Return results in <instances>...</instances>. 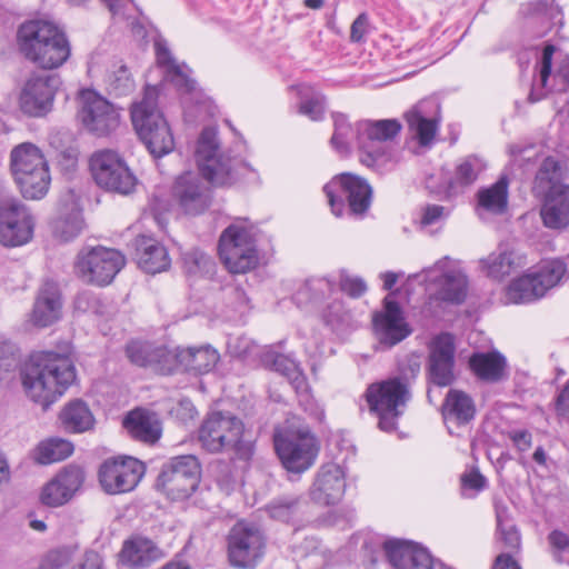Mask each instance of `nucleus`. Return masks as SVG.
<instances>
[{"instance_id": "obj_3", "label": "nucleus", "mask_w": 569, "mask_h": 569, "mask_svg": "<svg viewBox=\"0 0 569 569\" xmlns=\"http://www.w3.org/2000/svg\"><path fill=\"white\" fill-rule=\"evenodd\" d=\"M159 86H146L143 96L131 107V120L140 139L153 158H161L174 148L171 129L158 108Z\"/></svg>"}, {"instance_id": "obj_34", "label": "nucleus", "mask_w": 569, "mask_h": 569, "mask_svg": "<svg viewBox=\"0 0 569 569\" xmlns=\"http://www.w3.org/2000/svg\"><path fill=\"white\" fill-rule=\"evenodd\" d=\"M122 425L132 439L143 443L153 445L161 437L162 428L159 419L144 409L131 410L124 417Z\"/></svg>"}, {"instance_id": "obj_46", "label": "nucleus", "mask_w": 569, "mask_h": 569, "mask_svg": "<svg viewBox=\"0 0 569 569\" xmlns=\"http://www.w3.org/2000/svg\"><path fill=\"white\" fill-rule=\"evenodd\" d=\"M301 498L299 496H281L266 506V512L270 518L282 521H292L300 512Z\"/></svg>"}, {"instance_id": "obj_27", "label": "nucleus", "mask_w": 569, "mask_h": 569, "mask_svg": "<svg viewBox=\"0 0 569 569\" xmlns=\"http://www.w3.org/2000/svg\"><path fill=\"white\" fill-rule=\"evenodd\" d=\"M83 480L84 472L80 467L67 466L43 487L41 501L50 507L62 506L80 489Z\"/></svg>"}, {"instance_id": "obj_2", "label": "nucleus", "mask_w": 569, "mask_h": 569, "mask_svg": "<svg viewBox=\"0 0 569 569\" xmlns=\"http://www.w3.org/2000/svg\"><path fill=\"white\" fill-rule=\"evenodd\" d=\"M17 38L23 57L42 69L59 68L70 57L64 32L52 22L27 21L20 26Z\"/></svg>"}, {"instance_id": "obj_6", "label": "nucleus", "mask_w": 569, "mask_h": 569, "mask_svg": "<svg viewBox=\"0 0 569 569\" xmlns=\"http://www.w3.org/2000/svg\"><path fill=\"white\" fill-rule=\"evenodd\" d=\"M10 172L26 199L37 200L47 194L51 181L49 166L34 143L22 142L12 148Z\"/></svg>"}, {"instance_id": "obj_1", "label": "nucleus", "mask_w": 569, "mask_h": 569, "mask_svg": "<svg viewBox=\"0 0 569 569\" xmlns=\"http://www.w3.org/2000/svg\"><path fill=\"white\" fill-rule=\"evenodd\" d=\"M76 379V369L64 353L34 351L21 371L26 395L44 409L61 397Z\"/></svg>"}, {"instance_id": "obj_39", "label": "nucleus", "mask_w": 569, "mask_h": 569, "mask_svg": "<svg viewBox=\"0 0 569 569\" xmlns=\"http://www.w3.org/2000/svg\"><path fill=\"white\" fill-rule=\"evenodd\" d=\"M441 411L446 422H453L461 426L473 420L476 416V405L472 398L465 391L450 389L446 395Z\"/></svg>"}, {"instance_id": "obj_40", "label": "nucleus", "mask_w": 569, "mask_h": 569, "mask_svg": "<svg viewBox=\"0 0 569 569\" xmlns=\"http://www.w3.org/2000/svg\"><path fill=\"white\" fill-rule=\"evenodd\" d=\"M61 427L70 433H82L93 428L94 417L82 400L68 402L59 413Z\"/></svg>"}, {"instance_id": "obj_13", "label": "nucleus", "mask_w": 569, "mask_h": 569, "mask_svg": "<svg viewBox=\"0 0 569 569\" xmlns=\"http://www.w3.org/2000/svg\"><path fill=\"white\" fill-rule=\"evenodd\" d=\"M124 256L114 249L93 247L82 249L74 263L77 276L84 282L106 286L124 267Z\"/></svg>"}, {"instance_id": "obj_48", "label": "nucleus", "mask_w": 569, "mask_h": 569, "mask_svg": "<svg viewBox=\"0 0 569 569\" xmlns=\"http://www.w3.org/2000/svg\"><path fill=\"white\" fill-rule=\"evenodd\" d=\"M333 289V283L327 278L308 279L295 293L293 300L301 307L309 301H317L325 298Z\"/></svg>"}, {"instance_id": "obj_29", "label": "nucleus", "mask_w": 569, "mask_h": 569, "mask_svg": "<svg viewBox=\"0 0 569 569\" xmlns=\"http://www.w3.org/2000/svg\"><path fill=\"white\" fill-rule=\"evenodd\" d=\"M157 64L163 70L164 80L171 82L182 93H193L197 82L190 77L191 70L186 63L179 64L171 54L167 41H154Z\"/></svg>"}, {"instance_id": "obj_64", "label": "nucleus", "mask_w": 569, "mask_h": 569, "mask_svg": "<svg viewBox=\"0 0 569 569\" xmlns=\"http://www.w3.org/2000/svg\"><path fill=\"white\" fill-rule=\"evenodd\" d=\"M340 289L348 296L358 298L366 292L367 286L361 278L342 273L340 277Z\"/></svg>"}, {"instance_id": "obj_41", "label": "nucleus", "mask_w": 569, "mask_h": 569, "mask_svg": "<svg viewBox=\"0 0 569 569\" xmlns=\"http://www.w3.org/2000/svg\"><path fill=\"white\" fill-rule=\"evenodd\" d=\"M479 208L493 214H502L508 206V180L501 177L488 188L477 192Z\"/></svg>"}, {"instance_id": "obj_7", "label": "nucleus", "mask_w": 569, "mask_h": 569, "mask_svg": "<svg viewBox=\"0 0 569 569\" xmlns=\"http://www.w3.org/2000/svg\"><path fill=\"white\" fill-rule=\"evenodd\" d=\"M243 429V422L231 412L213 411L199 428L198 439L210 453L233 450L240 458L248 459L251 443L242 440Z\"/></svg>"}, {"instance_id": "obj_18", "label": "nucleus", "mask_w": 569, "mask_h": 569, "mask_svg": "<svg viewBox=\"0 0 569 569\" xmlns=\"http://www.w3.org/2000/svg\"><path fill=\"white\" fill-rule=\"evenodd\" d=\"M60 86L61 79L57 73H32L19 97L21 111L29 117H44L52 110Z\"/></svg>"}, {"instance_id": "obj_19", "label": "nucleus", "mask_w": 569, "mask_h": 569, "mask_svg": "<svg viewBox=\"0 0 569 569\" xmlns=\"http://www.w3.org/2000/svg\"><path fill=\"white\" fill-rule=\"evenodd\" d=\"M456 342L450 332H440L428 342L427 379L429 383L443 388L456 380Z\"/></svg>"}, {"instance_id": "obj_22", "label": "nucleus", "mask_w": 569, "mask_h": 569, "mask_svg": "<svg viewBox=\"0 0 569 569\" xmlns=\"http://www.w3.org/2000/svg\"><path fill=\"white\" fill-rule=\"evenodd\" d=\"M172 197L179 208L188 216H199L207 211L212 202L211 189L193 172L180 174L172 187Z\"/></svg>"}, {"instance_id": "obj_14", "label": "nucleus", "mask_w": 569, "mask_h": 569, "mask_svg": "<svg viewBox=\"0 0 569 569\" xmlns=\"http://www.w3.org/2000/svg\"><path fill=\"white\" fill-rule=\"evenodd\" d=\"M273 445L282 467L291 473L307 471L319 453L318 440L309 431L276 433Z\"/></svg>"}, {"instance_id": "obj_33", "label": "nucleus", "mask_w": 569, "mask_h": 569, "mask_svg": "<svg viewBox=\"0 0 569 569\" xmlns=\"http://www.w3.org/2000/svg\"><path fill=\"white\" fill-rule=\"evenodd\" d=\"M129 360L143 368H150L161 375L171 373V350L166 347H152L147 343L130 342L126 348Z\"/></svg>"}, {"instance_id": "obj_31", "label": "nucleus", "mask_w": 569, "mask_h": 569, "mask_svg": "<svg viewBox=\"0 0 569 569\" xmlns=\"http://www.w3.org/2000/svg\"><path fill=\"white\" fill-rule=\"evenodd\" d=\"M540 216L549 229L561 230L569 226V186H555L545 194Z\"/></svg>"}, {"instance_id": "obj_25", "label": "nucleus", "mask_w": 569, "mask_h": 569, "mask_svg": "<svg viewBox=\"0 0 569 569\" xmlns=\"http://www.w3.org/2000/svg\"><path fill=\"white\" fill-rule=\"evenodd\" d=\"M382 548L393 569H432L428 550L411 540L387 539Z\"/></svg>"}, {"instance_id": "obj_43", "label": "nucleus", "mask_w": 569, "mask_h": 569, "mask_svg": "<svg viewBox=\"0 0 569 569\" xmlns=\"http://www.w3.org/2000/svg\"><path fill=\"white\" fill-rule=\"evenodd\" d=\"M546 293L535 273L513 280L507 289V298L513 303L532 302Z\"/></svg>"}, {"instance_id": "obj_23", "label": "nucleus", "mask_w": 569, "mask_h": 569, "mask_svg": "<svg viewBox=\"0 0 569 569\" xmlns=\"http://www.w3.org/2000/svg\"><path fill=\"white\" fill-rule=\"evenodd\" d=\"M486 169V164L477 156L466 157L457 167L453 178L443 177L441 183H436V177L426 179V187L430 193L443 199H450L462 192L466 187L476 182L479 174Z\"/></svg>"}, {"instance_id": "obj_20", "label": "nucleus", "mask_w": 569, "mask_h": 569, "mask_svg": "<svg viewBox=\"0 0 569 569\" xmlns=\"http://www.w3.org/2000/svg\"><path fill=\"white\" fill-rule=\"evenodd\" d=\"M425 280L437 284L432 298L439 301L460 305L468 292V278L459 269L449 267V258L438 260L433 266L422 270Z\"/></svg>"}, {"instance_id": "obj_16", "label": "nucleus", "mask_w": 569, "mask_h": 569, "mask_svg": "<svg viewBox=\"0 0 569 569\" xmlns=\"http://www.w3.org/2000/svg\"><path fill=\"white\" fill-rule=\"evenodd\" d=\"M227 547L232 567L250 569L262 558L266 540L258 527L239 521L229 531Z\"/></svg>"}, {"instance_id": "obj_58", "label": "nucleus", "mask_w": 569, "mask_h": 569, "mask_svg": "<svg viewBox=\"0 0 569 569\" xmlns=\"http://www.w3.org/2000/svg\"><path fill=\"white\" fill-rule=\"evenodd\" d=\"M74 309L83 313L104 315L106 306L98 295L90 290H84L77 295L74 299Z\"/></svg>"}, {"instance_id": "obj_4", "label": "nucleus", "mask_w": 569, "mask_h": 569, "mask_svg": "<svg viewBox=\"0 0 569 569\" xmlns=\"http://www.w3.org/2000/svg\"><path fill=\"white\" fill-rule=\"evenodd\" d=\"M217 134V128L206 127L198 138L194 157L201 176L212 186L226 187L237 182L247 172L256 174L242 160L218 154Z\"/></svg>"}, {"instance_id": "obj_55", "label": "nucleus", "mask_w": 569, "mask_h": 569, "mask_svg": "<svg viewBox=\"0 0 569 569\" xmlns=\"http://www.w3.org/2000/svg\"><path fill=\"white\" fill-rule=\"evenodd\" d=\"M421 369V356L417 352L406 355L398 362L397 379L401 385H406L407 390H410L411 383L416 380Z\"/></svg>"}, {"instance_id": "obj_59", "label": "nucleus", "mask_w": 569, "mask_h": 569, "mask_svg": "<svg viewBox=\"0 0 569 569\" xmlns=\"http://www.w3.org/2000/svg\"><path fill=\"white\" fill-rule=\"evenodd\" d=\"M18 363L19 355L17 346L4 336H0V379L2 378V373L10 372Z\"/></svg>"}, {"instance_id": "obj_32", "label": "nucleus", "mask_w": 569, "mask_h": 569, "mask_svg": "<svg viewBox=\"0 0 569 569\" xmlns=\"http://www.w3.org/2000/svg\"><path fill=\"white\" fill-rule=\"evenodd\" d=\"M136 259L138 266L147 273L166 271L171 263L168 251L158 240L149 236H138L134 239Z\"/></svg>"}, {"instance_id": "obj_47", "label": "nucleus", "mask_w": 569, "mask_h": 569, "mask_svg": "<svg viewBox=\"0 0 569 569\" xmlns=\"http://www.w3.org/2000/svg\"><path fill=\"white\" fill-rule=\"evenodd\" d=\"M556 51V47L551 43H547L542 50V54L539 61V79L532 83L531 91L528 96L530 102L540 101L546 96L547 81L551 74L552 57Z\"/></svg>"}, {"instance_id": "obj_21", "label": "nucleus", "mask_w": 569, "mask_h": 569, "mask_svg": "<svg viewBox=\"0 0 569 569\" xmlns=\"http://www.w3.org/2000/svg\"><path fill=\"white\" fill-rule=\"evenodd\" d=\"M79 116L83 126L99 137L110 133L119 126V113L114 107L91 90L81 93Z\"/></svg>"}, {"instance_id": "obj_62", "label": "nucleus", "mask_w": 569, "mask_h": 569, "mask_svg": "<svg viewBox=\"0 0 569 569\" xmlns=\"http://www.w3.org/2000/svg\"><path fill=\"white\" fill-rule=\"evenodd\" d=\"M109 9L112 17L119 20H130L133 18V11L138 10L132 0H101Z\"/></svg>"}, {"instance_id": "obj_5", "label": "nucleus", "mask_w": 569, "mask_h": 569, "mask_svg": "<svg viewBox=\"0 0 569 569\" xmlns=\"http://www.w3.org/2000/svg\"><path fill=\"white\" fill-rule=\"evenodd\" d=\"M402 126L397 119L363 120L356 124L359 160L369 168H381L397 160L395 139Z\"/></svg>"}, {"instance_id": "obj_44", "label": "nucleus", "mask_w": 569, "mask_h": 569, "mask_svg": "<svg viewBox=\"0 0 569 569\" xmlns=\"http://www.w3.org/2000/svg\"><path fill=\"white\" fill-rule=\"evenodd\" d=\"M73 450L71 441L54 437L41 441L33 451V458L40 465H49L67 459Z\"/></svg>"}, {"instance_id": "obj_15", "label": "nucleus", "mask_w": 569, "mask_h": 569, "mask_svg": "<svg viewBox=\"0 0 569 569\" xmlns=\"http://www.w3.org/2000/svg\"><path fill=\"white\" fill-rule=\"evenodd\" d=\"M36 218L31 209L16 197L0 200V243L16 248L29 243L34 233Z\"/></svg>"}, {"instance_id": "obj_9", "label": "nucleus", "mask_w": 569, "mask_h": 569, "mask_svg": "<svg viewBox=\"0 0 569 569\" xmlns=\"http://www.w3.org/2000/svg\"><path fill=\"white\" fill-rule=\"evenodd\" d=\"M201 466L193 455L177 456L161 467L156 489L173 501L189 498L198 488Z\"/></svg>"}, {"instance_id": "obj_51", "label": "nucleus", "mask_w": 569, "mask_h": 569, "mask_svg": "<svg viewBox=\"0 0 569 569\" xmlns=\"http://www.w3.org/2000/svg\"><path fill=\"white\" fill-rule=\"evenodd\" d=\"M182 266L190 276H206L213 271L214 261L206 252L193 248L182 253Z\"/></svg>"}, {"instance_id": "obj_49", "label": "nucleus", "mask_w": 569, "mask_h": 569, "mask_svg": "<svg viewBox=\"0 0 569 569\" xmlns=\"http://www.w3.org/2000/svg\"><path fill=\"white\" fill-rule=\"evenodd\" d=\"M561 167L552 157H548L541 163L537 174L535 184L536 188L545 194L552 191L555 186H566L561 182Z\"/></svg>"}, {"instance_id": "obj_36", "label": "nucleus", "mask_w": 569, "mask_h": 569, "mask_svg": "<svg viewBox=\"0 0 569 569\" xmlns=\"http://www.w3.org/2000/svg\"><path fill=\"white\" fill-rule=\"evenodd\" d=\"M263 365L280 375L284 376L297 395L309 400V385L306 376L295 360L273 350H268L262 355Z\"/></svg>"}, {"instance_id": "obj_35", "label": "nucleus", "mask_w": 569, "mask_h": 569, "mask_svg": "<svg viewBox=\"0 0 569 569\" xmlns=\"http://www.w3.org/2000/svg\"><path fill=\"white\" fill-rule=\"evenodd\" d=\"M469 367L485 382L497 383L509 378L507 359L497 350L475 352L469 358Z\"/></svg>"}, {"instance_id": "obj_42", "label": "nucleus", "mask_w": 569, "mask_h": 569, "mask_svg": "<svg viewBox=\"0 0 569 569\" xmlns=\"http://www.w3.org/2000/svg\"><path fill=\"white\" fill-rule=\"evenodd\" d=\"M480 264L488 277L501 280L520 267V258L512 251L503 250L490 253Z\"/></svg>"}, {"instance_id": "obj_38", "label": "nucleus", "mask_w": 569, "mask_h": 569, "mask_svg": "<svg viewBox=\"0 0 569 569\" xmlns=\"http://www.w3.org/2000/svg\"><path fill=\"white\" fill-rule=\"evenodd\" d=\"M162 557V551L150 539L134 537L123 542L121 561L133 568H146Z\"/></svg>"}, {"instance_id": "obj_54", "label": "nucleus", "mask_w": 569, "mask_h": 569, "mask_svg": "<svg viewBox=\"0 0 569 569\" xmlns=\"http://www.w3.org/2000/svg\"><path fill=\"white\" fill-rule=\"evenodd\" d=\"M335 131L330 143L340 154H347L350 151L349 138L352 136V127L347 117L342 113L333 114Z\"/></svg>"}, {"instance_id": "obj_63", "label": "nucleus", "mask_w": 569, "mask_h": 569, "mask_svg": "<svg viewBox=\"0 0 569 569\" xmlns=\"http://www.w3.org/2000/svg\"><path fill=\"white\" fill-rule=\"evenodd\" d=\"M449 214V210L443 206L439 204H427L422 209L420 223L423 227L433 226L438 222L445 220V218Z\"/></svg>"}, {"instance_id": "obj_17", "label": "nucleus", "mask_w": 569, "mask_h": 569, "mask_svg": "<svg viewBox=\"0 0 569 569\" xmlns=\"http://www.w3.org/2000/svg\"><path fill=\"white\" fill-rule=\"evenodd\" d=\"M146 472L142 461L130 456L108 458L99 469V481L107 493L117 495L133 490Z\"/></svg>"}, {"instance_id": "obj_28", "label": "nucleus", "mask_w": 569, "mask_h": 569, "mask_svg": "<svg viewBox=\"0 0 569 569\" xmlns=\"http://www.w3.org/2000/svg\"><path fill=\"white\" fill-rule=\"evenodd\" d=\"M171 372L181 368L183 371L194 375L210 372L218 363L220 356L210 345L200 347L176 348L171 350Z\"/></svg>"}, {"instance_id": "obj_52", "label": "nucleus", "mask_w": 569, "mask_h": 569, "mask_svg": "<svg viewBox=\"0 0 569 569\" xmlns=\"http://www.w3.org/2000/svg\"><path fill=\"white\" fill-rule=\"evenodd\" d=\"M523 12H526V14L531 19L547 22V29H550L551 24L557 22L562 24L561 10L555 4V0H538L536 2H530L526 6Z\"/></svg>"}, {"instance_id": "obj_45", "label": "nucleus", "mask_w": 569, "mask_h": 569, "mask_svg": "<svg viewBox=\"0 0 569 569\" xmlns=\"http://www.w3.org/2000/svg\"><path fill=\"white\" fill-rule=\"evenodd\" d=\"M83 229L81 210L72 203L70 209L61 212L52 223V233L60 241L68 242L80 234Z\"/></svg>"}, {"instance_id": "obj_57", "label": "nucleus", "mask_w": 569, "mask_h": 569, "mask_svg": "<svg viewBox=\"0 0 569 569\" xmlns=\"http://www.w3.org/2000/svg\"><path fill=\"white\" fill-rule=\"evenodd\" d=\"M108 86L116 96H126L134 88V81L129 69L120 66L108 76Z\"/></svg>"}, {"instance_id": "obj_11", "label": "nucleus", "mask_w": 569, "mask_h": 569, "mask_svg": "<svg viewBox=\"0 0 569 569\" xmlns=\"http://www.w3.org/2000/svg\"><path fill=\"white\" fill-rule=\"evenodd\" d=\"M89 168L97 186L109 192L127 196L138 183L124 158L110 149L94 151L89 159Z\"/></svg>"}, {"instance_id": "obj_37", "label": "nucleus", "mask_w": 569, "mask_h": 569, "mask_svg": "<svg viewBox=\"0 0 569 569\" xmlns=\"http://www.w3.org/2000/svg\"><path fill=\"white\" fill-rule=\"evenodd\" d=\"M61 300L58 284L48 280L39 291L33 307L32 319L39 327H48L60 318Z\"/></svg>"}, {"instance_id": "obj_24", "label": "nucleus", "mask_w": 569, "mask_h": 569, "mask_svg": "<svg viewBox=\"0 0 569 569\" xmlns=\"http://www.w3.org/2000/svg\"><path fill=\"white\" fill-rule=\"evenodd\" d=\"M372 322L379 342L388 348L398 345L412 332L399 302L389 297L385 298V310L376 313Z\"/></svg>"}, {"instance_id": "obj_60", "label": "nucleus", "mask_w": 569, "mask_h": 569, "mask_svg": "<svg viewBox=\"0 0 569 569\" xmlns=\"http://www.w3.org/2000/svg\"><path fill=\"white\" fill-rule=\"evenodd\" d=\"M71 560L69 548L50 550L41 560L38 569H63Z\"/></svg>"}, {"instance_id": "obj_53", "label": "nucleus", "mask_w": 569, "mask_h": 569, "mask_svg": "<svg viewBox=\"0 0 569 569\" xmlns=\"http://www.w3.org/2000/svg\"><path fill=\"white\" fill-rule=\"evenodd\" d=\"M567 273L566 263L559 259L546 261L535 276L541 283L545 293L557 286Z\"/></svg>"}, {"instance_id": "obj_50", "label": "nucleus", "mask_w": 569, "mask_h": 569, "mask_svg": "<svg viewBox=\"0 0 569 569\" xmlns=\"http://www.w3.org/2000/svg\"><path fill=\"white\" fill-rule=\"evenodd\" d=\"M497 531L499 540L502 541L506 549L518 551L521 547V537L517 527L508 518L506 508H497Z\"/></svg>"}, {"instance_id": "obj_56", "label": "nucleus", "mask_w": 569, "mask_h": 569, "mask_svg": "<svg viewBox=\"0 0 569 569\" xmlns=\"http://www.w3.org/2000/svg\"><path fill=\"white\" fill-rule=\"evenodd\" d=\"M302 96L299 103V113L308 117L313 121H319L323 118L326 110V98L320 92L311 91V93L300 92Z\"/></svg>"}, {"instance_id": "obj_12", "label": "nucleus", "mask_w": 569, "mask_h": 569, "mask_svg": "<svg viewBox=\"0 0 569 569\" xmlns=\"http://www.w3.org/2000/svg\"><path fill=\"white\" fill-rule=\"evenodd\" d=\"M323 191L336 217L342 216L346 202L353 214H363L371 203L370 184L366 179L352 173L336 176L325 184Z\"/></svg>"}, {"instance_id": "obj_10", "label": "nucleus", "mask_w": 569, "mask_h": 569, "mask_svg": "<svg viewBox=\"0 0 569 569\" xmlns=\"http://www.w3.org/2000/svg\"><path fill=\"white\" fill-rule=\"evenodd\" d=\"M410 397V390L397 379L372 383L366 391L370 411L378 417V426L386 432L397 429L398 419L402 416Z\"/></svg>"}, {"instance_id": "obj_61", "label": "nucleus", "mask_w": 569, "mask_h": 569, "mask_svg": "<svg viewBox=\"0 0 569 569\" xmlns=\"http://www.w3.org/2000/svg\"><path fill=\"white\" fill-rule=\"evenodd\" d=\"M551 552L557 562H563V555H569V536L561 530H552L548 537Z\"/></svg>"}, {"instance_id": "obj_26", "label": "nucleus", "mask_w": 569, "mask_h": 569, "mask_svg": "<svg viewBox=\"0 0 569 569\" xmlns=\"http://www.w3.org/2000/svg\"><path fill=\"white\" fill-rule=\"evenodd\" d=\"M345 490L343 469L337 463H327L318 471L309 495L316 503L329 506L339 502Z\"/></svg>"}, {"instance_id": "obj_8", "label": "nucleus", "mask_w": 569, "mask_h": 569, "mask_svg": "<svg viewBox=\"0 0 569 569\" xmlns=\"http://www.w3.org/2000/svg\"><path fill=\"white\" fill-rule=\"evenodd\" d=\"M218 253L232 273H246L258 264L254 227L248 219H237L222 231Z\"/></svg>"}, {"instance_id": "obj_30", "label": "nucleus", "mask_w": 569, "mask_h": 569, "mask_svg": "<svg viewBox=\"0 0 569 569\" xmlns=\"http://www.w3.org/2000/svg\"><path fill=\"white\" fill-rule=\"evenodd\" d=\"M440 106L433 101H421L406 113L409 130L421 146H428L438 130Z\"/></svg>"}]
</instances>
